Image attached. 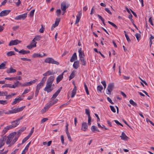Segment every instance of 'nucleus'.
<instances>
[{
  "mask_svg": "<svg viewBox=\"0 0 154 154\" xmlns=\"http://www.w3.org/2000/svg\"><path fill=\"white\" fill-rule=\"evenodd\" d=\"M108 23H109L112 26L114 27L116 29H117L118 28L117 26L113 23L110 21H108Z\"/></svg>",
  "mask_w": 154,
  "mask_h": 154,
  "instance_id": "obj_45",
  "label": "nucleus"
},
{
  "mask_svg": "<svg viewBox=\"0 0 154 154\" xmlns=\"http://www.w3.org/2000/svg\"><path fill=\"white\" fill-rule=\"evenodd\" d=\"M15 54L13 51H10L7 53V55L8 57L11 56L13 55H14Z\"/></svg>",
  "mask_w": 154,
  "mask_h": 154,
  "instance_id": "obj_33",
  "label": "nucleus"
},
{
  "mask_svg": "<svg viewBox=\"0 0 154 154\" xmlns=\"http://www.w3.org/2000/svg\"><path fill=\"white\" fill-rule=\"evenodd\" d=\"M11 12L10 10H5L2 11L0 13V17H2L8 15Z\"/></svg>",
  "mask_w": 154,
  "mask_h": 154,
  "instance_id": "obj_8",
  "label": "nucleus"
},
{
  "mask_svg": "<svg viewBox=\"0 0 154 154\" xmlns=\"http://www.w3.org/2000/svg\"><path fill=\"white\" fill-rule=\"evenodd\" d=\"M44 61L45 63H51L57 65H58L59 64V63L58 62L55 60L53 58L50 57L46 58L45 60Z\"/></svg>",
  "mask_w": 154,
  "mask_h": 154,
  "instance_id": "obj_2",
  "label": "nucleus"
},
{
  "mask_svg": "<svg viewBox=\"0 0 154 154\" xmlns=\"http://www.w3.org/2000/svg\"><path fill=\"white\" fill-rule=\"evenodd\" d=\"M69 5L65 2H63L61 4V8L62 11H66V9L68 7Z\"/></svg>",
  "mask_w": 154,
  "mask_h": 154,
  "instance_id": "obj_9",
  "label": "nucleus"
},
{
  "mask_svg": "<svg viewBox=\"0 0 154 154\" xmlns=\"http://www.w3.org/2000/svg\"><path fill=\"white\" fill-rule=\"evenodd\" d=\"M125 36L126 38V39L127 41L128 42H131V40L130 39L128 36V35L126 33H125Z\"/></svg>",
  "mask_w": 154,
  "mask_h": 154,
  "instance_id": "obj_59",
  "label": "nucleus"
},
{
  "mask_svg": "<svg viewBox=\"0 0 154 154\" xmlns=\"http://www.w3.org/2000/svg\"><path fill=\"white\" fill-rule=\"evenodd\" d=\"M25 107V106H24L19 108H15L12 110H9L7 112H5V110H3L2 111H0V116H2L4 114H5L9 115L16 113L22 111Z\"/></svg>",
  "mask_w": 154,
  "mask_h": 154,
  "instance_id": "obj_1",
  "label": "nucleus"
},
{
  "mask_svg": "<svg viewBox=\"0 0 154 154\" xmlns=\"http://www.w3.org/2000/svg\"><path fill=\"white\" fill-rule=\"evenodd\" d=\"M62 88L61 87L57 91L53 94L52 97L51 98V100L55 99V98H56V97L57 96L58 94L60 93Z\"/></svg>",
  "mask_w": 154,
  "mask_h": 154,
  "instance_id": "obj_16",
  "label": "nucleus"
},
{
  "mask_svg": "<svg viewBox=\"0 0 154 154\" xmlns=\"http://www.w3.org/2000/svg\"><path fill=\"white\" fill-rule=\"evenodd\" d=\"M80 61L81 63L82 64L83 66H85L86 64V62L84 58L80 59Z\"/></svg>",
  "mask_w": 154,
  "mask_h": 154,
  "instance_id": "obj_29",
  "label": "nucleus"
},
{
  "mask_svg": "<svg viewBox=\"0 0 154 154\" xmlns=\"http://www.w3.org/2000/svg\"><path fill=\"white\" fill-rule=\"evenodd\" d=\"M81 15V13L79 12L78 14L76 16V20L75 23V24H77L79 21Z\"/></svg>",
  "mask_w": 154,
  "mask_h": 154,
  "instance_id": "obj_22",
  "label": "nucleus"
},
{
  "mask_svg": "<svg viewBox=\"0 0 154 154\" xmlns=\"http://www.w3.org/2000/svg\"><path fill=\"white\" fill-rule=\"evenodd\" d=\"M37 81V79H35L33 80L30 81L29 82H28L29 86L32 85L33 84H34Z\"/></svg>",
  "mask_w": 154,
  "mask_h": 154,
  "instance_id": "obj_32",
  "label": "nucleus"
},
{
  "mask_svg": "<svg viewBox=\"0 0 154 154\" xmlns=\"http://www.w3.org/2000/svg\"><path fill=\"white\" fill-rule=\"evenodd\" d=\"M12 97V95H11V94L8 95V94H7V95L5 97V99H9L11 98Z\"/></svg>",
  "mask_w": 154,
  "mask_h": 154,
  "instance_id": "obj_58",
  "label": "nucleus"
},
{
  "mask_svg": "<svg viewBox=\"0 0 154 154\" xmlns=\"http://www.w3.org/2000/svg\"><path fill=\"white\" fill-rule=\"evenodd\" d=\"M30 137L28 135L25 137L22 140V144H23L25 143Z\"/></svg>",
  "mask_w": 154,
  "mask_h": 154,
  "instance_id": "obj_44",
  "label": "nucleus"
},
{
  "mask_svg": "<svg viewBox=\"0 0 154 154\" xmlns=\"http://www.w3.org/2000/svg\"><path fill=\"white\" fill-rule=\"evenodd\" d=\"M120 137H121L122 140H127L129 138L124 132L122 133V135L120 136Z\"/></svg>",
  "mask_w": 154,
  "mask_h": 154,
  "instance_id": "obj_17",
  "label": "nucleus"
},
{
  "mask_svg": "<svg viewBox=\"0 0 154 154\" xmlns=\"http://www.w3.org/2000/svg\"><path fill=\"white\" fill-rule=\"evenodd\" d=\"M129 102L131 104L134 106H136L137 104V103L133 101L132 100H129Z\"/></svg>",
  "mask_w": 154,
  "mask_h": 154,
  "instance_id": "obj_41",
  "label": "nucleus"
},
{
  "mask_svg": "<svg viewBox=\"0 0 154 154\" xmlns=\"http://www.w3.org/2000/svg\"><path fill=\"white\" fill-rule=\"evenodd\" d=\"M135 36L137 40L138 41L139 38L140 37V34L139 33H136L135 35Z\"/></svg>",
  "mask_w": 154,
  "mask_h": 154,
  "instance_id": "obj_63",
  "label": "nucleus"
},
{
  "mask_svg": "<svg viewBox=\"0 0 154 154\" xmlns=\"http://www.w3.org/2000/svg\"><path fill=\"white\" fill-rule=\"evenodd\" d=\"M55 79L54 76H50L48 79L46 83L52 85Z\"/></svg>",
  "mask_w": 154,
  "mask_h": 154,
  "instance_id": "obj_10",
  "label": "nucleus"
},
{
  "mask_svg": "<svg viewBox=\"0 0 154 154\" xmlns=\"http://www.w3.org/2000/svg\"><path fill=\"white\" fill-rule=\"evenodd\" d=\"M53 90L52 88V85L46 83V87L44 89L45 91H46L48 93L51 92Z\"/></svg>",
  "mask_w": 154,
  "mask_h": 154,
  "instance_id": "obj_6",
  "label": "nucleus"
},
{
  "mask_svg": "<svg viewBox=\"0 0 154 154\" xmlns=\"http://www.w3.org/2000/svg\"><path fill=\"white\" fill-rule=\"evenodd\" d=\"M6 139L5 137H4L0 139V149L5 144V141Z\"/></svg>",
  "mask_w": 154,
  "mask_h": 154,
  "instance_id": "obj_13",
  "label": "nucleus"
},
{
  "mask_svg": "<svg viewBox=\"0 0 154 154\" xmlns=\"http://www.w3.org/2000/svg\"><path fill=\"white\" fill-rule=\"evenodd\" d=\"M14 85L16 87H18L19 86H21L22 84L19 82V81H17L14 83Z\"/></svg>",
  "mask_w": 154,
  "mask_h": 154,
  "instance_id": "obj_37",
  "label": "nucleus"
},
{
  "mask_svg": "<svg viewBox=\"0 0 154 154\" xmlns=\"http://www.w3.org/2000/svg\"><path fill=\"white\" fill-rule=\"evenodd\" d=\"M54 73V72H51L50 70H49L46 72L45 73H44V74H43V75L46 76L48 75H53Z\"/></svg>",
  "mask_w": 154,
  "mask_h": 154,
  "instance_id": "obj_27",
  "label": "nucleus"
},
{
  "mask_svg": "<svg viewBox=\"0 0 154 154\" xmlns=\"http://www.w3.org/2000/svg\"><path fill=\"white\" fill-rule=\"evenodd\" d=\"M26 129V128L25 127H23L21 128L20 130H19L17 132V133L19 135L21 134L22 132L24 131Z\"/></svg>",
  "mask_w": 154,
  "mask_h": 154,
  "instance_id": "obj_31",
  "label": "nucleus"
},
{
  "mask_svg": "<svg viewBox=\"0 0 154 154\" xmlns=\"http://www.w3.org/2000/svg\"><path fill=\"white\" fill-rule=\"evenodd\" d=\"M46 79H47L46 77H44L42 78V80L41 81L40 83L43 85L45 83V82L46 81Z\"/></svg>",
  "mask_w": 154,
  "mask_h": 154,
  "instance_id": "obj_35",
  "label": "nucleus"
},
{
  "mask_svg": "<svg viewBox=\"0 0 154 154\" xmlns=\"http://www.w3.org/2000/svg\"><path fill=\"white\" fill-rule=\"evenodd\" d=\"M10 129H11V128L9 125L7 127H5L2 131V134L4 135L6 133L8 130Z\"/></svg>",
  "mask_w": 154,
  "mask_h": 154,
  "instance_id": "obj_19",
  "label": "nucleus"
},
{
  "mask_svg": "<svg viewBox=\"0 0 154 154\" xmlns=\"http://www.w3.org/2000/svg\"><path fill=\"white\" fill-rule=\"evenodd\" d=\"M63 78V73L60 75L56 79V82L57 84L60 82Z\"/></svg>",
  "mask_w": 154,
  "mask_h": 154,
  "instance_id": "obj_18",
  "label": "nucleus"
},
{
  "mask_svg": "<svg viewBox=\"0 0 154 154\" xmlns=\"http://www.w3.org/2000/svg\"><path fill=\"white\" fill-rule=\"evenodd\" d=\"M58 100L57 99L53 100V99L51 100V101L48 103L51 106L57 103Z\"/></svg>",
  "mask_w": 154,
  "mask_h": 154,
  "instance_id": "obj_25",
  "label": "nucleus"
},
{
  "mask_svg": "<svg viewBox=\"0 0 154 154\" xmlns=\"http://www.w3.org/2000/svg\"><path fill=\"white\" fill-rule=\"evenodd\" d=\"M30 90H29L28 89H26L23 92V93L22 94H25L27 93H28L29 91Z\"/></svg>",
  "mask_w": 154,
  "mask_h": 154,
  "instance_id": "obj_62",
  "label": "nucleus"
},
{
  "mask_svg": "<svg viewBox=\"0 0 154 154\" xmlns=\"http://www.w3.org/2000/svg\"><path fill=\"white\" fill-rule=\"evenodd\" d=\"M79 61L77 60L75 61L73 65L74 68L75 69H77L79 67Z\"/></svg>",
  "mask_w": 154,
  "mask_h": 154,
  "instance_id": "obj_23",
  "label": "nucleus"
},
{
  "mask_svg": "<svg viewBox=\"0 0 154 154\" xmlns=\"http://www.w3.org/2000/svg\"><path fill=\"white\" fill-rule=\"evenodd\" d=\"M27 16V13H25L24 14L19 15L14 18L16 20H24Z\"/></svg>",
  "mask_w": 154,
  "mask_h": 154,
  "instance_id": "obj_5",
  "label": "nucleus"
},
{
  "mask_svg": "<svg viewBox=\"0 0 154 154\" xmlns=\"http://www.w3.org/2000/svg\"><path fill=\"white\" fill-rule=\"evenodd\" d=\"M12 124L9 125L11 129L17 126L20 123L18 121H17V120L11 122Z\"/></svg>",
  "mask_w": 154,
  "mask_h": 154,
  "instance_id": "obj_12",
  "label": "nucleus"
},
{
  "mask_svg": "<svg viewBox=\"0 0 154 154\" xmlns=\"http://www.w3.org/2000/svg\"><path fill=\"white\" fill-rule=\"evenodd\" d=\"M51 106H50L49 104L48 103L46 105L44 108L46 110V111H47Z\"/></svg>",
  "mask_w": 154,
  "mask_h": 154,
  "instance_id": "obj_40",
  "label": "nucleus"
},
{
  "mask_svg": "<svg viewBox=\"0 0 154 154\" xmlns=\"http://www.w3.org/2000/svg\"><path fill=\"white\" fill-rule=\"evenodd\" d=\"M114 87V84L113 83H111L109 84L107 88V91L106 94H110L111 92L112 91Z\"/></svg>",
  "mask_w": 154,
  "mask_h": 154,
  "instance_id": "obj_4",
  "label": "nucleus"
},
{
  "mask_svg": "<svg viewBox=\"0 0 154 154\" xmlns=\"http://www.w3.org/2000/svg\"><path fill=\"white\" fill-rule=\"evenodd\" d=\"M105 10L110 14H112V13L109 8H105Z\"/></svg>",
  "mask_w": 154,
  "mask_h": 154,
  "instance_id": "obj_64",
  "label": "nucleus"
},
{
  "mask_svg": "<svg viewBox=\"0 0 154 154\" xmlns=\"http://www.w3.org/2000/svg\"><path fill=\"white\" fill-rule=\"evenodd\" d=\"M5 63H2L0 65V69H3L5 68Z\"/></svg>",
  "mask_w": 154,
  "mask_h": 154,
  "instance_id": "obj_47",
  "label": "nucleus"
},
{
  "mask_svg": "<svg viewBox=\"0 0 154 154\" xmlns=\"http://www.w3.org/2000/svg\"><path fill=\"white\" fill-rule=\"evenodd\" d=\"M41 38V36L39 35H38L35 36L33 39L35 41H39Z\"/></svg>",
  "mask_w": 154,
  "mask_h": 154,
  "instance_id": "obj_36",
  "label": "nucleus"
},
{
  "mask_svg": "<svg viewBox=\"0 0 154 154\" xmlns=\"http://www.w3.org/2000/svg\"><path fill=\"white\" fill-rule=\"evenodd\" d=\"M77 56L76 55V53H75L73 54V55H72L70 60V61L71 62H73L75 60L77 59Z\"/></svg>",
  "mask_w": 154,
  "mask_h": 154,
  "instance_id": "obj_21",
  "label": "nucleus"
},
{
  "mask_svg": "<svg viewBox=\"0 0 154 154\" xmlns=\"http://www.w3.org/2000/svg\"><path fill=\"white\" fill-rule=\"evenodd\" d=\"M14 80H20L22 79V78L20 76H16L14 77Z\"/></svg>",
  "mask_w": 154,
  "mask_h": 154,
  "instance_id": "obj_49",
  "label": "nucleus"
},
{
  "mask_svg": "<svg viewBox=\"0 0 154 154\" xmlns=\"http://www.w3.org/2000/svg\"><path fill=\"white\" fill-rule=\"evenodd\" d=\"M88 129V125L86 122H83L82 124L81 130L84 131H86Z\"/></svg>",
  "mask_w": 154,
  "mask_h": 154,
  "instance_id": "obj_14",
  "label": "nucleus"
},
{
  "mask_svg": "<svg viewBox=\"0 0 154 154\" xmlns=\"http://www.w3.org/2000/svg\"><path fill=\"white\" fill-rule=\"evenodd\" d=\"M8 94L7 91H1V96H5Z\"/></svg>",
  "mask_w": 154,
  "mask_h": 154,
  "instance_id": "obj_46",
  "label": "nucleus"
},
{
  "mask_svg": "<svg viewBox=\"0 0 154 154\" xmlns=\"http://www.w3.org/2000/svg\"><path fill=\"white\" fill-rule=\"evenodd\" d=\"M84 85L85 89L86 92V94L87 95H89V91L88 90V88L87 87V85H86V84H85V83H84Z\"/></svg>",
  "mask_w": 154,
  "mask_h": 154,
  "instance_id": "obj_38",
  "label": "nucleus"
},
{
  "mask_svg": "<svg viewBox=\"0 0 154 154\" xmlns=\"http://www.w3.org/2000/svg\"><path fill=\"white\" fill-rule=\"evenodd\" d=\"M103 89V87L101 85H99L97 87V91L101 92L102 90Z\"/></svg>",
  "mask_w": 154,
  "mask_h": 154,
  "instance_id": "obj_42",
  "label": "nucleus"
},
{
  "mask_svg": "<svg viewBox=\"0 0 154 154\" xmlns=\"http://www.w3.org/2000/svg\"><path fill=\"white\" fill-rule=\"evenodd\" d=\"M85 113L88 116V117H91L90 116V111L89 109H85Z\"/></svg>",
  "mask_w": 154,
  "mask_h": 154,
  "instance_id": "obj_52",
  "label": "nucleus"
},
{
  "mask_svg": "<svg viewBox=\"0 0 154 154\" xmlns=\"http://www.w3.org/2000/svg\"><path fill=\"white\" fill-rule=\"evenodd\" d=\"M21 60H23V61H30L31 60L29 59H28L26 58L25 57H21L20 58Z\"/></svg>",
  "mask_w": 154,
  "mask_h": 154,
  "instance_id": "obj_56",
  "label": "nucleus"
},
{
  "mask_svg": "<svg viewBox=\"0 0 154 154\" xmlns=\"http://www.w3.org/2000/svg\"><path fill=\"white\" fill-rule=\"evenodd\" d=\"M22 100L20 97H19L18 98H16L14 99V101L11 103L12 105H14L16 104V103H19L21 100Z\"/></svg>",
  "mask_w": 154,
  "mask_h": 154,
  "instance_id": "obj_15",
  "label": "nucleus"
},
{
  "mask_svg": "<svg viewBox=\"0 0 154 154\" xmlns=\"http://www.w3.org/2000/svg\"><path fill=\"white\" fill-rule=\"evenodd\" d=\"M8 103V101L7 100H0V104L2 105L7 104Z\"/></svg>",
  "mask_w": 154,
  "mask_h": 154,
  "instance_id": "obj_34",
  "label": "nucleus"
},
{
  "mask_svg": "<svg viewBox=\"0 0 154 154\" xmlns=\"http://www.w3.org/2000/svg\"><path fill=\"white\" fill-rule=\"evenodd\" d=\"M96 128L97 127L93 125L91 128V130L92 132H94L95 131Z\"/></svg>",
  "mask_w": 154,
  "mask_h": 154,
  "instance_id": "obj_60",
  "label": "nucleus"
},
{
  "mask_svg": "<svg viewBox=\"0 0 154 154\" xmlns=\"http://www.w3.org/2000/svg\"><path fill=\"white\" fill-rule=\"evenodd\" d=\"M21 42V41L17 39L14 40H11L9 43V46H11L13 45H16L19 43H20Z\"/></svg>",
  "mask_w": 154,
  "mask_h": 154,
  "instance_id": "obj_7",
  "label": "nucleus"
},
{
  "mask_svg": "<svg viewBox=\"0 0 154 154\" xmlns=\"http://www.w3.org/2000/svg\"><path fill=\"white\" fill-rule=\"evenodd\" d=\"M48 120V118H44L41 120V123H43Z\"/></svg>",
  "mask_w": 154,
  "mask_h": 154,
  "instance_id": "obj_50",
  "label": "nucleus"
},
{
  "mask_svg": "<svg viewBox=\"0 0 154 154\" xmlns=\"http://www.w3.org/2000/svg\"><path fill=\"white\" fill-rule=\"evenodd\" d=\"M101 83L104 86V89H105L106 86L105 81H102L101 82Z\"/></svg>",
  "mask_w": 154,
  "mask_h": 154,
  "instance_id": "obj_54",
  "label": "nucleus"
},
{
  "mask_svg": "<svg viewBox=\"0 0 154 154\" xmlns=\"http://www.w3.org/2000/svg\"><path fill=\"white\" fill-rule=\"evenodd\" d=\"M56 13L57 16L59 17L61 13L60 10V9H57L56 11Z\"/></svg>",
  "mask_w": 154,
  "mask_h": 154,
  "instance_id": "obj_48",
  "label": "nucleus"
},
{
  "mask_svg": "<svg viewBox=\"0 0 154 154\" xmlns=\"http://www.w3.org/2000/svg\"><path fill=\"white\" fill-rule=\"evenodd\" d=\"M16 69H13L11 67L9 69H8L6 71L7 73H13L16 72Z\"/></svg>",
  "mask_w": 154,
  "mask_h": 154,
  "instance_id": "obj_24",
  "label": "nucleus"
},
{
  "mask_svg": "<svg viewBox=\"0 0 154 154\" xmlns=\"http://www.w3.org/2000/svg\"><path fill=\"white\" fill-rule=\"evenodd\" d=\"M37 42H35V41L33 39L32 40V42L30 44L33 46L34 47H36V44Z\"/></svg>",
  "mask_w": 154,
  "mask_h": 154,
  "instance_id": "obj_39",
  "label": "nucleus"
},
{
  "mask_svg": "<svg viewBox=\"0 0 154 154\" xmlns=\"http://www.w3.org/2000/svg\"><path fill=\"white\" fill-rule=\"evenodd\" d=\"M16 132L12 133L10 134L7 137V139L6 141V143L7 144H10L12 141V139L15 135Z\"/></svg>",
  "mask_w": 154,
  "mask_h": 154,
  "instance_id": "obj_3",
  "label": "nucleus"
},
{
  "mask_svg": "<svg viewBox=\"0 0 154 154\" xmlns=\"http://www.w3.org/2000/svg\"><path fill=\"white\" fill-rule=\"evenodd\" d=\"M110 107L112 111L113 112L115 113L116 112V109L113 106H110Z\"/></svg>",
  "mask_w": 154,
  "mask_h": 154,
  "instance_id": "obj_53",
  "label": "nucleus"
},
{
  "mask_svg": "<svg viewBox=\"0 0 154 154\" xmlns=\"http://www.w3.org/2000/svg\"><path fill=\"white\" fill-rule=\"evenodd\" d=\"M79 58H84L85 56V54L82 51V48H80L79 50Z\"/></svg>",
  "mask_w": 154,
  "mask_h": 154,
  "instance_id": "obj_20",
  "label": "nucleus"
},
{
  "mask_svg": "<svg viewBox=\"0 0 154 154\" xmlns=\"http://www.w3.org/2000/svg\"><path fill=\"white\" fill-rule=\"evenodd\" d=\"M43 85L40 84L39 83L36 86L35 91H38L39 92V91L40 90V88L42 87Z\"/></svg>",
  "mask_w": 154,
  "mask_h": 154,
  "instance_id": "obj_28",
  "label": "nucleus"
},
{
  "mask_svg": "<svg viewBox=\"0 0 154 154\" xmlns=\"http://www.w3.org/2000/svg\"><path fill=\"white\" fill-rule=\"evenodd\" d=\"M19 137V136L17 137L16 136L15 138L12 140V142L13 143V144H14V143L17 141L18 138Z\"/></svg>",
  "mask_w": 154,
  "mask_h": 154,
  "instance_id": "obj_55",
  "label": "nucleus"
},
{
  "mask_svg": "<svg viewBox=\"0 0 154 154\" xmlns=\"http://www.w3.org/2000/svg\"><path fill=\"white\" fill-rule=\"evenodd\" d=\"M77 91V88L75 86L72 93V96H71V98L73 97L75 95Z\"/></svg>",
  "mask_w": 154,
  "mask_h": 154,
  "instance_id": "obj_26",
  "label": "nucleus"
},
{
  "mask_svg": "<svg viewBox=\"0 0 154 154\" xmlns=\"http://www.w3.org/2000/svg\"><path fill=\"white\" fill-rule=\"evenodd\" d=\"M35 12V10L33 9L32 10L30 13V17H33L34 15V14Z\"/></svg>",
  "mask_w": 154,
  "mask_h": 154,
  "instance_id": "obj_61",
  "label": "nucleus"
},
{
  "mask_svg": "<svg viewBox=\"0 0 154 154\" xmlns=\"http://www.w3.org/2000/svg\"><path fill=\"white\" fill-rule=\"evenodd\" d=\"M75 70L73 71L72 72L71 74H70L69 77V80L73 79L75 77Z\"/></svg>",
  "mask_w": 154,
  "mask_h": 154,
  "instance_id": "obj_30",
  "label": "nucleus"
},
{
  "mask_svg": "<svg viewBox=\"0 0 154 154\" xmlns=\"http://www.w3.org/2000/svg\"><path fill=\"white\" fill-rule=\"evenodd\" d=\"M60 21V19L59 18H57L55 21V23L54 24V25H56L57 26H58L59 22Z\"/></svg>",
  "mask_w": 154,
  "mask_h": 154,
  "instance_id": "obj_43",
  "label": "nucleus"
},
{
  "mask_svg": "<svg viewBox=\"0 0 154 154\" xmlns=\"http://www.w3.org/2000/svg\"><path fill=\"white\" fill-rule=\"evenodd\" d=\"M34 127L32 128L30 133H29V134L28 135V136H29V137H31V135L33 133V131H34Z\"/></svg>",
  "mask_w": 154,
  "mask_h": 154,
  "instance_id": "obj_57",
  "label": "nucleus"
},
{
  "mask_svg": "<svg viewBox=\"0 0 154 154\" xmlns=\"http://www.w3.org/2000/svg\"><path fill=\"white\" fill-rule=\"evenodd\" d=\"M19 53L23 55L26 54L25 50L23 49L19 51Z\"/></svg>",
  "mask_w": 154,
  "mask_h": 154,
  "instance_id": "obj_51",
  "label": "nucleus"
},
{
  "mask_svg": "<svg viewBox=\"0 0 154 154\" xmlns=\"http://www.w3.org/2000/svg\"><path fill=\"white\" fill-rule=\"evenodd\" d=\"M47 55L45 53H43V54L38 53H34L32 55L33 58H35L36 57H42L44 56H46Z\"/></svg>",
  "mask_w": 154,
  "mask_h": 154,
  "instance_id": "obj_11",
  "label": "nucleus"
}]
</instances>
